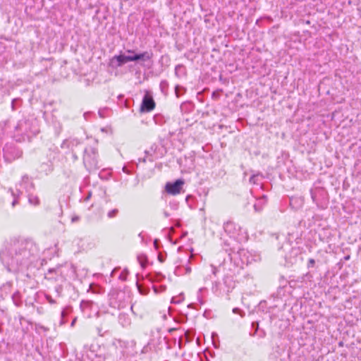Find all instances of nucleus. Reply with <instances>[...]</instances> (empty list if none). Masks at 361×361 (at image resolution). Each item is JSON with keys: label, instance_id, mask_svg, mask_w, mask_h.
Returning a JSON list of instances; mask_svg holds the SVG:
<instances>
[{"label": "nucleus", "instance_id": "f03ea898", "mask_svg": "<svg viewBox=\"0 0 361 361\" xmlns=\"http://www.w3.org/2000/svg\"><path fill=\"white\" fill-rule=\"evenodd\" d=\"M39 132L37 121L33 118L20 120L15 126L16 136H20L18 141L30 140Z\"/></svg>", "mask_w": 361, "mask_h": 361}, {"label": "nucleus", "instance_id": "6e6552de", "mask_svg": "<svg viewBox=\"0 0 361 361\" xmlns=\"http://www.w3.org/2000/svg\"><path fill=\"white\" fill-rule=\"evenodd\" d=\"M185 182L182 179H178L175 182H168L165 185V192L170 195H177L180 193Z\"/></svg>", "mask_w": 361, "mask_h": 361}, {"label": "nucleus", "instance_id": "412c9836", "mask_svg": "<svg viewBox=\"0 0 361 361\" xmlns=\"http://www.w3.org/2000/svg\"><path fill=\"white\" fill-rule=\"evenodd\" d=\"M80 219V216H78V215H73V216H72V218H71V222H72V223H76V222L79 221Z\"/></svg>", "mask_w": 361, "mask_h": 361}, {"label": "nucleus", "instance_id": "393cba45", "mask_svg": "<svg viewBox=\"0 0 361 361\" xmlns=\"http://www.w3.org/2000/svg\"><path fill=\"white\" fill-rule=\"evenodd\" d=\"M308 262L310 267H313L314 265L315 261L314 259H310Z\"/></svg>", "mask_w": 361, "mask_h": 361}, {"label": "nucleus", "instance_id": "c756f323", "mask_svg": "<svg viewBox=\"0 0 361 361\" xmlns=\"http://www.w3.org/2000/svg\"><path fill=\"white\" fill-rule=\"evenodd\" d=\"M104 173H105V171H102V172H101V173H100V175H99V176H100V177H101L102 178H104Z\"/></svg>", "mask_w": 361, "mask_h": 361}, {"label": "nucleus", "instance_id": "f8f14e48", "mask_svg": "<svg viewBox=\"0 0 361 361\" xmlns=\"http://www.w3.org/2000/svg\"><path fill=\"white\" fill-rule=\"evenodd\" d=\"M54 164H53L51 162H44L39 166V172L46 176H48L49 174L53 172L54 169Z\"/></svg>", "mask_w": 361, "mask_h": 361}, {"label": "nucleus", "instance_id": "72a5a7b5", "mask_svg": "<svg viewBox=\"0 0 361 361\" xmlns=\"http://www.w3.org/2000/svg\"><path fill=\"white\" fill-rule=\"evenodd\" d=\"M110 276L113 277V270H111V271L110 272Z\"/></svg>", "mask_w": 361, "mask_h": 361}, {"label": "nucleus", "instance_id": "ddd939ff", "mask_svg": "<svg viewBox=\"0 0 361 361\" xmlns=\"http://www.w3.org/2000/svg\"><path fill=\"white\" fill-rule=\"evenodd\" d=\"M72 307L71 306H66L63 309L61 312V321L60 324L63 325L67 322L66 317L72 312Z\"/></svg>", "mask_w": 361, "mask_h": 361}, {"label": "nucleus", "instance_id": "dca6fc26", "mask_svg": "<svg viewBox=\"0 0 361 361\" xmlns=\"http://www.w3.org/2000/svg\"><path fill=\"white\" fill-rule=\"evenodd\" d=\"M99 116L102 118L109 117L111 115V109L109 107L101 108L98 112Z\"/></svg>", "mask_w": 361, "mask_h": 361}, {"label": "nucleus", "instance_id": "4468645a", "mask_svg": "<svg viewBox=\"0 0 361 361\" xmlns=\"http://www.w3.org/2000/svg\"><path fill=\"white\" fill-rule=\"evenodd\" d=\"M27 195V198H28V202L30 204L34 205V206L39 205L40 200H39V199L37 195H34L32 193V192H29Z\"/></svg>", "mask_w": 361, "mask_h": 361}, {"label": "nucleus", "instance_id": "7ed1b4c3", "mask_svg": "<svg viewBox=\"0 0 361 361\" xmlns=\"http://www.w3.org/2000/svg\"><path fill=\"white\" fill-rule=\"evenodd\" d=\"M35 186L33 183L32 178L28 175L25 174L21 177L20 180L16 185V191L10 188L9 190L11 192V195L13 197V200L11 202L12 207H15L18 204V199L23 193L32 192L35 190Z\"/></svg>", "mask_w": 361, "mask_h": 361}, {"label": "nucleus", "instance_id": "f257e3e1", "mask_svg": "<svg viewBox=\"0 0 361 361\" xmlns=\"http://www.w3.org/2000/svg\"><path fill=\"white\" fill-rule=\"evenodd\" d=\"M38 255L39 248L33 240L14 238L0 252V260L9 272H25L33 266Z\"/></svg>", "mask_w": 361, "mask_h": 361}, {"label": "nucleus", "instance_id": "9d476101", "mask_svg": "<svg viewBox=\"0 0 361 361\" xmlns=\"http://www.w3.org/2000/svg\"><path fill=\"white\" fill-rule=\"evenodd\" d=\"M22 155V152L14 148V147H6L4 148V157L7 161H12L13 160L20 157Z\"/></svg>", "mask_w": 361, "mask_h": 361}, {"label": "nucleus", "instance_id": "bb28decb", "mask_svg": "<svg viewBox=\"0 0 361 361\" xmlns=\"http://www.w3.org/2000/svg\"><path fill=\"white\" fill-rule=\"evenodd\" d=\"M108 216H109V218H112V217H113V209H111V210L109 211V212H108Z\"/></svg>", "mask_w": 361, "mask_h": 361}, {"label": "nucleus", "instance_id": "f704fd0d", "mask_svg": "<svg viewBox=\"0 0 361 361\" xmlns=\"http://www.w3.org/2000/svg\"><path fill=\"white\" fill-rule=\"evenodd\" d=\"M101 130L102 131H106V129L104 128H102Z\"/></svg>", "mask_w": 361, "mask_h": 361}, {"label": "nucleus", "instance_id": "9b49d317", "mask_svg": "<svg viewBox=\"0 0 361 361\" xmlns=\"http://www.w3.org/2000/svg\"><path fill=\"white\" fill-rule=\"evenodd\" d=\"M155 107V102L153 98L148 94H145L141 105V110L149 112Z\"/></svg>", "mask_w": 361, "mask_h": 361}, {"label": "nucleus", "instance_id": "7c9ffc66", "mask_svg": "<svg viewBox=\"0 0 361 361\" xmlns=\"http://www.w3.org/2000/svg\"><path fill=\"white\" fill-rule=\"evenodd\" d=\"M89 114H90L89 113H85L84 114V117H85V119H87V116H88Z\"/></svg>", "mask_w": 361, "mask_h": 361}, {"label": "nucleus", "instance_id": "0eeeda50", "mask_svg": "<svg viewBox=\"0 0 361 361\" xmlns=\"http://www.w3.org/2000/svg\"><path fill=\"white\" fill-rule=\"evenodd\" d=\"M153 54L152 52H144L140 54H134L133 56H126L124 55H119L116 57L118 62V65L121 66L128 61H137L139 59H147L149 60L152 58Z\"/></svg>", "mask_w": 361, "mask_h": 361}, {"label": "nucleus", "instance_id": "b1692460", "mask_svg": "<svg viewBox=\"0 0 361 361\" xmlns=\"http://www.w3.org/2000/svg\"><path fill=\"white\" fill-rule=\"evenodd\" d=\"M7 122H8L7 121H4L1 122L0 123V128H1L3 130L4 128L6 126Z\"/></svg>", "mask_w": 361, "mask_h": 361}, {"label": "nucleus", "instance_id": "6ab92c4d", "mask_svg": "<svg viewBox=\"0 0 361 361\" xmlns=\"http://www.w3.org/2000/svg\"><path fill=\"white\" fill-rule=\"evenodd\" d=\"M44 297L47 300V301L51 304V305H54V304H56V301L51 298V296L49 294H45L44 295Z\"/></svg>", "mask_w": 361, "mask_h": 361}, {"label": "nucleus", "instance_id": "1a4fd4ad", "mask_svg": "<svg viewBox=\"0 0 361 361\" xmlns=\"http://www.w3.org/2000/svg\"><path fill=\"white\" fill-rule=\"evenodd\" d=\"M63 158L58 147L54 145L50 146L47 152V159L49 162L55 164L61 161Z\"/></svg>", "mask_w": 361, "mask_h": 361}, {"label": "nucleus", "instance_id": "20e7f679", "mask_svg": "<svg viewBox=\"0 0 361 361\" xmlns=\"http://www.w3.org/2000/svg\"><path fill=\"white\" fill-rule=\"evenodd\" d=\"M83 164L88 171L95 170L98 168L97 150L96 148L89 146L83 151Z\"/></svg>", "mask_w": 361, "mask_h": 361}, {"label": "nucleus", "instance_id": "473e14b6", "mask_svg": "<svg viewBox=\"0 0 361 361\" xmlns=\"http://www.w3.org/2000/svg\"><path fill=\"white\" fill-rule=\"evenodd\" d=\"M3 331V329L1 327V324H0V333H1Z\"/></svg>", "mask_w": 361, "mask_h": 361}, {"label": "nucleus", "instance_id": "5701e85b", "mask_svg": "<svg viewBox=\"0 0 361 361\" xmlns=\"http://www.w3.org/2000/svg\"><path fill=\"white\" fill-rule=\"evenodd\" d=\"M91 195H92V192H88L87 195L84 197V200L85 201H88L90 199Z\"/></svg>", "mask_w": 361, "mask_h": 361}, {"label": "nucleus", "instance_id": "39448f33", "mask_svg": "<svg viewBox=\"0 0 361 361\" xmlns=\"http://www.w3.org/2000/svg\"><path fill=\"white\" fill-rule=\"evenodd\" d=\"M97 316L102 322L101 325L97 328V332L100 336H103L109 332V327L111 324L112 314L101 308L97 312Z\"/></svg>", "mask_w": 361, "mask_h": 361}, {"label": "nucleus", "instance_id": "2eb2a0df", "mask_svg": "<svg viewBox=\"0 0 361 361\" xmlns=\"http://www.w3.org/2000/svg\"><path fill=\"white\" fill-rule=\"evenodd\" d=\"M12 300L16 306L20 307L22 305V296L20 293L17 290L12 295Z\"/></svg>", "mask_w": 361, "mask_h": 361}, {"label": "nucleus", "instance_id": "cd10ccee", "mask_svg": "<svg viewBox=\"0 0 361 361\" xmlns=\"http://www.w3.org/2000/svg\"><path fill=\"white\" fill-rule=\"evenodd\" d=\"M76 320H77V318H76V317H75V318L73 319V321H72V322H71V326L72 327H73V326H74V325H75V322H76Z\"/></svg>", "mask_w": 361, "mask_h": 361}, {"label": "nucleus", "instance_id": "f3484780", "mask_svg": "<svg viewBox=\"0 0 361 361\" xmlns=\"http://www.w3.org/2000/svg\"><path fill=\"white\" fill-rule=\"evenodd\" d=\"M22 104V99L20 98L13 99L11 102V109L13 111L16 110L17 106H20Z\"/></svg>", "mask_w": 361, "mask_h": 361}, {"label": "nucleus", "instance_id": "2f4dec72", "mask_svg": "<svg viewBox=\"0 0 361 361\" xmlns=\"http://www.w3.org/2000/svg\"><path fill=\"white\" fill-rule=\"evenodd\" d=\"M112 63H113V59H110L109 63V66H111Z\"/></svg>", "mask_w": 361, "mask_h": 361}, {"label": "nucleus", "instance_id": "aec40b11", "mask_svg": "<svg viewBox=\"0 0 361 361\" xmlns=\"http://www.w3.org/2000/svg\"><path fill=\"white\" fill-rule=\"evenodd\" d=\"M62 290H63V287L61 285H58L55 287V291L57 293V297L61 296Z\"/></svg>", "mask_w": 361, "mask_h": 361}, {"label": "nucleus", "instance_id": "423d86ee", "mask_svg": "<svg viewBox=\"0 0 361 361\" xmlns=\"http://www.w3.org/2000/svg\"><path fill=\"white\" fill-rule=\"evenodd\" d=\"M82 142L78 138L68 137L61 144V148L69 152H78L82 149Z\"/></svg>", "mask_w": 361, "mask_h": 361}, {"label": "nucleus", "instance_id": "a211bd4d", "mask_svg": "<svg viewBox=\"0 0 361 361\" xmlns=\"http://www.w3.org/2000/svg\"><path fill=\"white\" fill-rule=\"evenodd\" d=\"M92 305V302L88 300H82L80 302V308L84 311L86 308H90Z\"/></svg>", "mask_w": 361, "mask_h": 361}, {"label": "nucleus", "instance_id": "a878e982", "mask_svg": "<svg viewBox=\"0 0 361 361\" xmlns=\"http://www.w3.org/2000/svg\"><path fill=\"white\" fill-rule=\"evenodd\" d=\"M54 271H55V269H49L48 273L45 276V278H48L47 275L51 274V273H52V272H54Z\"/></svg>", "mask_w": 361, "mask_h": 361}, {"label": "nucleus", "instance_id": "c85d7f7f", "mask_svg": "<svg viewBox=\"0 0 361 361\" xmlns=\"http://www.w3.org/2000/svg\"><path fill=\"white\" fill-rule=\"evenodd\" d=\"M61 130V126H59V129H58V130H56V133L59 135V134L60 133Z\"/></svg>", "mask_w": 361, "mask_h": 361}, {"label": "nucleus", "instance_id": "4be33fe9", "mask_svg": "<svg viewBox=\"0 0 361 361\" xmlns=\"http://www.w3.org/2000/svg\"><path fill=\"white\" fill-rule=\"evenodd\" d=\"M71 153L72 154V158H73V161H77L78 159V157L77 155L78 152H71Z\"/></svg>", "mask_w": 361, "mask_h": 361}]
</instances>
